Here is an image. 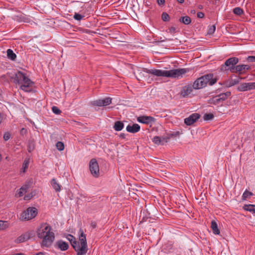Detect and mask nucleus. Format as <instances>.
<instances>
[{
    "label": "nucleus",
    "mask_w": 255,
    "mask_h": 255,
    "mask_svg": "<svg viewBox=\"0 0 255 255\" xmlns=\"http://www.w3.org/2000/svg\"><path fill=\"white\" fill-rule=\"evenodd\" d=\"M216 29V26L215 25H212L209 26V28L208 30V34H212L214 33Z\"/></svg>",
    "instance_id": "34"
},
{
    "label": "nucleus",
    "mask_w": 255,
    "mask_h": 255,
    "mask_svg": "<svg viewBox=\"0 0 255 255\" xmlns=\"http://www.w3.org/2000/svg\"><path fill=\"white\" fill-rule=\"evenodd\" d=\"M120 137H122V138H125V135L124 133H121L120 135Z\"/></svg>",
    "instance_id": "53"
},
{
    "label": "nucleus",
    "mask_w": 255,
    "mask_h": 255,
    "mask_svg": "<svg viewBox=\"0 0 255 255\" xmlns=\"http://www.w3.org/2000/svg\"><path fill=\"white\" fill-rule=\"evenodd\" d=\"M28 188V186L27 185L23 186L21 187L17 191V195H18V197H21L23 195L24 193L26 192V190Z\"/></svg>",
    "instance_id": "23"
},
{
    "label": "nucleus",
    "mask_w": 255,
    "mask_h": 255,
    "mask_svg": "<svg viewBox=\"0 0 255 255\" xmlns=\"http://www.w3.org/2000/svg\"><path fill=\"white\" fill-rule=\"evenodd\" d=\"M157 2L159 5H163L165 3V0H157Z\"/></svg>",
    "instance_id": "50"
},
{
    "label": "nucleus",
    "mask_w": 255,
    "mask_h": 255,
    "mask_svg": "<svg viewBox=\"0 0 255 255\" xmlns=\"http://www.w3.org/2000/svg\"><path fill=\"white\" fill-rule=\"evenodd\" d=\"M66 238L70 242L73 248L74 247H77V242L75 238L73 235L68 234Z\"/></svg>",
    "instance_id": "17"
},
{
    "label": "nucleus",
    "mask_w": 255,
    "mask_h": 255,
    "mask_svg": "<svg viewBox=\"0 0 255 255\" xmlns=\"http://www.w3.org/2000/svg\"><path fill=\"white\" fill-rule=\"evenodd\" d=\"M233 12L236 15H241L244 13V11L241 8L237 7L234 8Z\"/></svg>",
    "instance_id": "29"
},
{
    "label": "nucleus",
    "mask_w": 255,
    "mask_h": 255,
    "mask_svg": "<svg viewBox=\"0 0 255 255\" xmlns=\"http://www.w3.org/2000/svg\"><path fill=\"white\" fill-rule=\"evenodd\" d=\"M37 214V210L35 207H29L22 212L20 219L21 220H29L34 218Z\"/></svg>",
    "instance_id": "6"
},
{
    "label": "nucleus",
    "mask_w": 255,
    "mask_h": 255,
    "mask_svg": "<svg viewBox=\"0 0 255 255\" xmlns=\"http://www.w3.org/2000/svg\"><path fill=\"white\" fill-rule=\"evenodd\" d=\"M247 90L255 89V82L246 83Z\"/></svg>",
    "instance_id": "35"
},
{
    "label": "nucleus",
    "mask_w": 255,
    "mask_h": 255,
    "mask_svg": "<svg viewBox=\"0 0 255 255\" xmlns=\"http://www.w3.org/2000/svg\"><path fill=\"white\" fill-rule=\"evenodd\" d=\"M55 246L62 251H65L68 249L69 245L67 243L62 240H58L56 242Z\"/></svg>",
    "instance_id": "14"
},
{
    "label": "nucleus",
    "mask_w": 255,
    "mask_h": 255,
    "mask_svg": "<svg viewBox=\"0 0 255 255\" xmlns=\"http://www.w3.org/2000/svg\"><path fill=\"white\" fill-rule=\"evenodd\" d=\"M200 118V115L198 113H193L188 118L184 119V123L187 126H191Z\"/></svg>",
    "instance_id": "10"
},
{
    "label": "nucleus",
    "mask_w": 255,
    "mask_h": 255,
    "mask_svg": "<svg viewBox=\"0 0 255 255\" xmlns=\"http://www.w3.org/2000/svg\"><path fill=\"white\" fill-rule=\"evenodd\" d=\"M29 165V160L25 159L22 164L23 172H24L25 170L27 169Z\"/></svg>",
    "instance_id": "37"
},
{
    "label": "nucleus",
    "mask_w": 255,
    "mask_h": 255,
    "mask_svg": "<svg viewBox=\"0 0 255 255\" xmlns=\"http://www.w3.org/2000/svg\"><path fill=\"white\" fill-rule=\"evenodd\" d=\"M230 95H231L230 92H226L225 93L221 94L217 96H218V97L220 99V101L222 103L223 102V101L226 100L227 99L228 97L230 96Z\"/></svg>",
    "instance_id": "24"
},
{
    "label": "nucleus",
    "mask_w": 255,
    "mask_h": 255,
    "mask_svg": "<svg viewBox=\"0 0 255 255\" xmlns=\"http://www.w3.org/2000/svg\"><path fill=\"white\" fill-rule=\"evenodd\" d=\"M91 226L93 228H95L97 227V223L95 221H92L91 223Z\"/></svg>",
    "instance_id": "51"
},
{
    "label": "nucleus",
    "mask_w": 255,
    "mask_h": 255,
    "mask_svg": "<svg viewBox=\"0 0 255 255\" xmlns=\"http://www.w3.org/2000/svg\"><path fill=\"white\" fill-rule=\"evenodd\" d=\"M238 90L240 91H248L247 88V85L246 83H243L241 84L238 87Z\"/></svg>",
    "instance_id": "40"
},
{
    "label": "nucleus",
    "mask_w": 255,
    "mask_h": 255,
    "mask_svg": "<svg viewBox=\"0 0 255 255\" xmlns=\"http://www.w3.org/2000/svg\"><path fill=\"white\" fill-rule=\"evenodd\" d=\"M35 195V192H31L30 193L27 194L24 197L25 200H30Z\"/></svg>",
    "instance_id": "36"
},
{
    "label": "nucleus",
    "mask_w": 255,
    "mask_h": 255,
    "mask_svg": "<svg viewBox=\"0 0 255 255\" xmlns=\"http://www.w3.org/2000/svg\"><path fill=\"white\" fill-rule=\"evenodd\" d=\"M10 133L9 132H6L4 133L3 137V139L5 141H7L10 138Z\"/></svg>",
    "instance_id": "44"
},
{
    "label": "nucleus",
    "mask_w": 255,
    "mask_h": 255,
    "mask_svg": "<svg viewBox=\"0 0 255 255\" xmlns=\"http://www.w3.org/2000/svg\"><path fill=\"white\" fill-rule=\"evenodd\" d=\"M143 71L147 73L152 74L156 76H162L172 78H179L182 77L188 70L185 68L172 69L168 71H164L159 69H144Z\"/></svg>",
    "instance_id": "2"
},
{
    "label": "nucleus",
    "mask_w": 255,
    "mask_h": 255,
    "mask_svg": "<svg viewBox=\"0 0 255 255\" xmlns=\"http://www.w3.org/2000/svg\"><path fill=\"white\" fill-rule=\"evenodd\" d=\"M247 60L249 62H255V56H249L247 57Z\"/></svg>",
    "instance_id": "45"
},
{
    "label": "nucleus",
    "mask_w": 255,
    "mask_h": 255,
    "mask_svg": "<svg viewBox=\"0 0 255 255\" xmlns=\"http://www.w3.org/2000/svg\"><path fill=\"white\" fill-rule=\"evenodd\" d=\"M153 142L156 144H160L161 143V137L159 136H155L153 138Z\"/></svg>",
    "instance_id": "41"
},
{
    "label": "nucleus",
    "mask_w": 255,
    "mask_h": 255,
    "mask_svg": "<svg viewBox=\"0 0 255 255\" xmlns=\"http://www.w3.org/2000/svg\"><path fill=\"white\" fill-rule=\"evenodd\" d=\"M27 133V130L24 128H22L20 131V133L21 135H26Z\"/></svg>",
    "instance_id": "46"
},
{
    "label": "nucleus",
    "mask_w": 255,
    "mask_h": 255,
    "mask_svg": "<svg viewBox=\"0 0 255 255\" xmlns=\"http://www.w3.org/2000/svg\"><path fill=\"white\" fill-rule=\"evenodd\" d=\"M24 255L22 253H19V254H16L15 255Z\"/></svg>",
    "instance_id": "56"
},
{
    "label": "nucleus",
    "mask_w": 255,
    "mask_h": 255,
    "mask_svg": "<svg viewBox=\"0 0 255 255\" xmlns=\"http://www.w3.org/2000/svg\"><path fill=\"white\" fill-rule=\"evenodd\" d=\"M14 82L20 86V89L26 92H30L33 90L34 83L32 82L26 75V74L18 71L15 75Z\"/></svg>",
    "instance_id": "3"
},
{
    "label": "nucleus",
    "mask_w": 255,
    "mask_h": 255,
    "mask_svg": "<svg viewBox=\"0 0 255 255\" xmlns=\"http://www.w3.org/2000/svg\"><path fill=\"white\" fill-rule=\"evenodd\" d=\"M137 121L140 123L149 125L154 123L155 119L151 116H141L137 118Z\"/></svg>",
    "instance_id": "11"
},
{
    "label": "nucleus",
    "mask_w": 255,
    "mask_h": 255,
    "mask_svg": "<svg viewBox=\"0 0 255 255\" xmlns=\"http://www.w3.org/2000/svg\"><path fill=\"white\" fill-rule=\"evenodd\" d=\"M7 56L9 59H10L12 60H14L16 57V54L10 49H8L7 50Z\"/></svg>",
    "instance_id": "25"
},
{
    "label": "nucleus",
    "mask_w": 255,
    "mask_h": 255,
    "mask_svg": "<svg viewBox=\"0 0 255 255\" xmlns=\"http://www.w3.org/2000/svg\"><path fill=\"white\" fill-rule=\"evenodd\" d=\"M57 149L59 151H62L64 148V143L61 141H58L56 144Z\"/></svg>",
    "instance_id": "32"
},
{
    "label": "nucleus",
    "mask_w": 255,
    "mask_h": 255,
    "mask_svg": "<svg viewBox=\"0 0 255 255\" xmlns=\"http://www.w3.org/2000/svg\"><path fill=\"white\" fill-rule=\"evenodd\" d=\"M83 17H84V16H83L79 13H75L74 15V19H75L76 20H80Z\"/></svg>",
    "instance_id": "43"
},
{
    "label": "nucleus",
    "mask_w": 255,
    "mask_h": 255,
    "mask_svg": "<svg viewBox=\"0 0 255 255\" xmlns=\"http://www.w3.org/2000/svg\"><path fill=\"white\" fill-rule=\"evenodd\" d=\"M124 125L121 121H117L115 123L114 128L116 131H121L124 128Z\"/></svg>",
    "instance_id": "20"
},
{
    "label": "nucleus",
    "mask_w": 255,
    "mask_h": 255,
    "mask_svg": "<svg viewBox=\"0 0 255 255\" xmlns=\"http://www.w3.org/2000/svg\"><path fill=\"white\" fill-rule=\"evenodd\" d=\"M177 1L179 3H183L184 2V0H177Z\"/></svg>",
    "instance_id": "54"
},
{
    "label": "nucleus",
    "mask_w": 255,
    "mask_h": 255,
    "mask_svg": "<svg viewBox=\"0 0 255 255\" xmlns=\"http://www.w3.org/2000/svg\"><path fill=\"white\" fill-rule=\"evenodd\" d=\"M91 105L94 106L102 107V104L101 99H99L91 102Z\"/></svg>",
    "instance_id": "30"
},
{
    "label": "nucleus",
    "mask_w": 255,
    "mask_h": 255,
    "mask_svg": "<svg viewBox=\"0 0 255 255\" xmlns=\"http://www.w3.org/2000/svg\"><path fill=\"white\" fill-rule=\"evenodd\" d=\"M140 126L137 124H133L132 126L128 125L127 128V130L130 133H136L139 131Z\"/></svg>",
    "instance_id": "15"
},
{
    "label": "nucleus",
    "mask_w": 255,
    "mask_h": 255,
    "mask_svg": "<svg viewBox=\"0 0 255 255\" xmlns=\"http://www.w3.org/2000/svg\"><path fill=\"white\" fill-rule=\"evenodd\" d=\"M193 89V85L185 86L181 91V95L184 98L188 96L192 92Z\"/></svg>",
    "instance_id": "13"
},
{
    "label": "nucleus",
    "mask_w": 255,
    "mask_h": 255,
    "mask_svg": "<svg viewBox=\"0 0 255 255\" xmlns=\"http://www.w3.org/2000/svg\"><path fill=\"white\" fill-rule=\"evenodd\" d=\"M89 168L91 173L95 177L99 176V167L96 159L93 158L89 163Z\"/></svg>",
    "instance_id": "9"
},
{
    "label": "nucleus",
    "mask_w": 255,
    "mask_h": 255,
    "mask_svg": "<svg viewBox=\"0 0 255 255\" xmlns=\"http://www.w3.org/2000/svg\"><path fill=\"white\" fill-rule=\"evenodd\" d=\"M253 195V193L248 191H246L243 194L242 199L243 200H246L249 197H250Z\"/></svg>",
    "instance_id": "31"
},
{
    "label": "nucleus",
    "mask_w": 255,
    "mask_h": 255,
    "mask_svg": "<svg viewBox=\"0 0 255 255\" xmlns=\"http://www.w3.org/2000/svg\"><path fill=\"white\" fill-rule=\"evenodd\" d=\"M51 184L56 192H59L61 190L60 185L57 182L54 178L51 180Z\"/></svg>",
    "instance_id": "19"
},
{
    "label": "nucleus",
    "mask_w": 255,
    "mask_h": 255,
    "mask_svg": "<svg viewBox=\"0 0 255 255\" xmlns=\"http://www.w3.org/2000/svg\"><path fill=\"white\" fill-rule=\"evenodd\" d=\"M161 18L164 21H168L170 19L169 15L166 12H163L162 14Z\"/></svg>",
    "instance_id": "38"
},
{
    "label": "nucleus",
    "mask_w": 255,
    "mask_h": 255,
    "mask_svg": "<svg viewBox=\"0 0 255 255\" xmlns=\"http://www.w3.org/2000/svg\"><path fill=\"white\" fill-rule=\"evenodd\" d=\"M37 237L42 240L41 247L49 248L55 240V234L52 227L47 223L40 224L36 230Z\"/></svg>",
    "instance_id": "1"
},
{
    "label": "nucleus",
    "mask_w": 255,
    "mask_h": 255,
    "mask_svg": "<svg viewBox=\"0 0 255 255\" xmlns=\"http://www.w3.org/2000/svg\"><path fill=\"white\" fill-rule=\"evenodd\" d=\"M112 98L110 97H107L104 99H101L102 106H106L110 105L112 103Z\"/></svg>",
    "instance_id": "27"
},
{
    "label": "nucleus",
    "mask_w": 255,
    "mask_h": 255,
    "mask_svg": "<svg viewBox=\"0 0 255 255\" xmlns=\"http://www.w3.org/2000/svg\"><path fill=\"white\" fill-rule=\"evenodd\" d=\"M243 209L255 213V205H245L243 207Z\"/></svg>",
    "instance_id": "22"
},
{
    "label": "nucleus",
    "mask_w": 255,
    "mask_h": 255,
    "mask_svg": "<svg viewBox=\"0 0 255 255\" xmlns=\"http://www.w3.org/2000/svg\"><path fill=\"white\" fill-rule=\"evenodd\" d=\"M9 227V224L7 221L0 220V230H4Z\"/></svg>",
    "instance_id": "26"
},
{
    "label": "nucleus",
    "mask_w": 255,
    "mask_h": 255,
    "mask_svg": "<svg viewBox=\"0 0 255 255\" xmlns=\"http://www.w3.org/2000/svg\"><path fill=\"white\" fill-rule=\"evenodd\" d=\"M239 62V59L237 57H231L228 59L224 65L221 67V71L230 70L232 68H235L234 66Z\"/></svg>",
    "instance_id": "7"
},
{
    "label": "nucleus",
    "mask_w": 255,
    "mask_h": 255,
    "mask_svg": "<svg viewBox=\"0 0 255 255\" xmlns=\"http://www.w3.org/2000/svg\"><path fill=\"white\" fill-rule=\"evenodd\" d=\"M197 17L198 18H203L204 17V13L202 12H198L197 14Z\"/></svg>",
    "instance_id": "49"
},
{
    "label": "nucleus",
    "mask_w": 255,
    "mask_h": 255,
    "mask_svg": "<svg viewBox=\"0 0 255 255\" xmlns=\"http://www.w3.org/2000/svg\"><path fill=\"white\" fill-rule=\"evenodd\" d=\"M250 66L248 65H239L235 67V68H232L230 69V71L232 73L239 72L240 74L243 73L246 70L250 69Z\"/></svg>",
    "instance_id": "12"
},
{
    "label": "nucleus",
    "mask_w": 255,
    "mask_h": 255,
    "mask_svg": "<svg viewBox=\"0 0 255 255\" xmlns=\"http://www.w3.org/2000/svg\"><path fill=\"white\" fill-rule=\"evenodd\" d=\"M179 20L186 25L189 24L191 22V19L188 16H182L180 18Z\"/></svg>",
    "instance_id": "21"
},
{
    "label": "nucleus",
    "mask_w": 255,
    "mask_h": 255,
    "mask_svg": "<svg viewBox=\"0 0 255 255\" xmlns=\"http://www.w3.org/2000/svg\"><path fill=\"white\" fill-rule=\"evenodd\" d=\"M36 255H45L44 253L43 252H39L36 254Z\"/></svg>",
    "instance_id": "55"
},
{
    "label": "nucleus",
    "mask_w": 255,
    "mask_h": 255,
    "mask_svg": "<svg viewBox=\"0 0 255 255\" xmlns=\"http://www.w3.org/2000/svg\"><path fill=\"white\" fill-rule=\"evenodd\" d=\"M161 144H163L164 142H167L169 138L168 137H162L161 138Z\"/></svg>",
    "instance_id": "47"
},
{
    "label": "nucleus",
    "mask_w": 255,
    "mask_h": 255,
    "mask_svg": "<svg viewBox=\"0 0 255 255\" xmlns=\"http://www.w3.org/2000/svg\"><path fill=\"white\" fill-rule=\"evenodd\" d=\"M168 30H169V32L171 34H174L176 32V29L173 26L170 27Z\"/></svg>",
    "instance_id": "48"
},
{
    "label": "nucleus",
    "mask_w": 255,
    "mask_h": 255,
    "mask_svg": "<svg viewBox=\"0 0 255 255\" xmlns=\"http://www.w3.org/2000/svg\"><path fill=\"white\" fill-rule=\"evenodd\" d=\"M240 82V80H239V79H232L231 80H230L229 81L230 83L227 84V85L229 86V87H231V86H234L236 84H237L239 83Z\"/></svg>",
    "instance_id": "33"
},
{
    "label": "nucleus",
    "mask_w": 255,
    "mask_h": 255,
    "mask_svg": "<svg viewBox=\"0 0 255 255\" xmlns=\"http://www.w3.org/2000/svg\"><path fill=\"white\" fill-rule=\"evenodd\" d=\"M52 112L57 115H59L61 113V111L56 106H53L52 108Z\"/></svg>",
    "instance_id": "42"
},
{
    "label": "nucleus",
    "mask_w": 255,
    "mask_h": 255,
    "mask_svg": "<svg viewBox=\"0 0 255 255\" xmlns=\"http://www.w3.org/2000/svg\"><path fill=\"white\" fill-rule=\"evenodd\" d=\"M17 17L18 18L17 19V20L23 21L25 22H29L30 21L29 18L27 17H26L25 15L20 14L19 15L17 16Z\"/></svg>",
    "instance_id": "28"
},
{
    "label": "nucleus",
    "mask_w": 255,
    "mask_h": 255,
    "mask_svg": "<svg viewBox=\"0 0 255 255\" xmlns=\"http://www.w3.org/2000/svg\"><path fill=\"white\" fill-rule=\"evenodd\" d=\"M34 236V233L33 231H27L19 237L14 241L15 243L20 244L25 242Z\"/></svg>",
    "instance_id": "8"
},
{
    "label": "nucleus",
    "mask_w": 255,
    "mask_h": 255,
    "mask_svg": "<svg viewBox=\"0 0 255 255\" xmlns=\"http://www.w3.org/2000/svg\"><path fill=\"white\" fill-rule=\"evenodd\" d=\"M1 154H0V161L1 160Z\"/></svg>",
    "instance_id": "57"
},
{
    "label": "nucleus",
    "mask_w": 255,
    "mask_h": 255,
    "mask_svg": "<svg viewBox=\"0 0 255 255\" xmlns=\"http://www.w3.org/2000/svg\"><path fill=\"white\" fill-rule=\"evenodd\" d=\"M214 118V115L212 114H206L204 116V119L206 121L212 120Z\"/></svg>",
    "instance_id": "39"
},
{
    "label": "nucleus",
    "mask_w": 255,
    "mask_h": 255,
    "mask_svg": "<svg viewBox=\"0 0 255 255\" xmlns=\"http://www.w3.org/2000/svg\"><path fill=\"white\" fill-rule=\"evenodd\" d=\"M216 82L217 79L213 78V74H206L197 79L193 84V88L194 89H200L205 87L208 83L212 86Z\"/></svg>",
    "instance_id": "4"
},
{
    "label": "nucleus",
    "mask_w": 255,
    "mask_h": 255,
    "mask_svg": "<svg viewBox=\"0 0 255 255\" xmlns=\"http://www.w3.org/2000/svg\"><path fill=\"white\" fill-rule=\"evenodd\" d=\"M208 103L215 105L222 104V103L218 96H215L210 99L208 101Z\"/></svg>",
    "instance_id": "18"
},
{
    "label": "nucleus",
    "mask_w": 255,
    "mask_h": 255,
    "mask_svg": "<svg viewBox=\"0 0 255 255\" xmlns=\"http://www.w3.org/2000/svg\"><path fill=\"white\" fill-rule=\"evenodd\" d=\"M3 119V115L0 113V124L1 123Z\"/></svg>",
    "instance_id": "52"
},
{
    "label": "nucleus",
    "mask_w": 255,
    "mask_h": 255,
    "mask_svg": "<svg viewBox=\"0 0 255 255\" xmlns=\"http://www.w3.org/2000/svg\"><path fill=\"white\" fill-rule=\"evenodd\" d=\"M79 240L80 243L77 242V247H74V249L77 252V255H85L87 253L88 249L86 235L81 228L79 230Z\"/></svg>",
    "instance_id": "5"
},
{
    "label": "nucleus",
    "mask_w": 255,
    "mask_h": 255,
    "mask_svg": "<svg viewBox=\"0 0 255 255\" xmlns=\"http://www.w3.org/2000/svg\"><path fill=\"white\" fill-rule=\"evenodd\" d=\"M211 228L212 230L213 233L215 235H219L220 233V230L218 229V227L216 222L214 220L212 221Z\"/></svg>",
    "instance_id": "16"
}]
</instances>
